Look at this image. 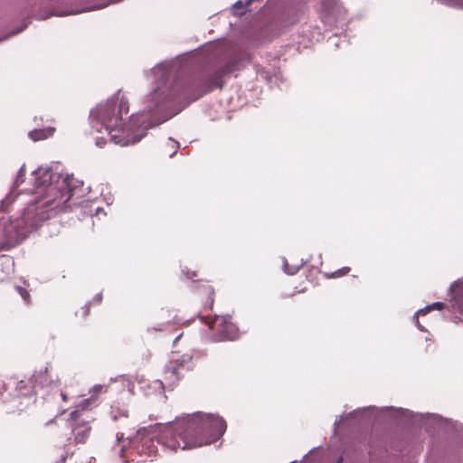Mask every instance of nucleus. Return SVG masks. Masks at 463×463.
<instances>
[{"instance_id": "obj_1", "label": "nucleus", "mask_w": 463, "mask_h": 463, "mask_svg": "<svg viewBox=\"0 0 463 463\" xmlns=\"http://www.w3.org/2000/svg\"><path fill=\"white\" fill-rule=\"evenodd\" d=\"M175 64L173 61L160 62L146 73V77H155L157 87L146 96V109L131 115L128 125L122 123V116L128 113V102L124 98L118 99L113 96L90 111L91 132L101 133L104 129L114 144L134 145L146 135L147 129L177 114L180 109H175V105L196 100L215 88L222 89L223 77L233 72L237 66L235 61H229L215 71L201 75L184 85L180 80L168 82Z\"/></svg>"}, {"instance_id": "obj_2", "label": "nucleus", "mask_w": 463, "mask_h": 463, "mask_svg": "<svg viewBox=\"0 0 463 463\" xmlns=\"http://www.w3.org/2000/svg\"><path fill=\"white\" fill-rule=\"evenodd\" d=\"M34 178L33 199L24 209L21 218H0V250H9L38 228L42 222L63 211L77 187L72 175H63L59 166L39 167Z\"/></svg>"}, {"instance_id": "obj_3", "label": "nucleus", "mask_w": 463, "mask_h": 463, "mask_svg": "<svg viewBox=\"0 0 463 463\" xmlns=\"http://www.w3.org/2000/svg\"><path fill=\"white\" fill-rule=\"evenodd\" d=\"M226 428V422L222 417L198 411L164 425V430L157 437V443L162 444V449L170 451L202 447L219 439Z\"/></svg>"}, {"instance_id": "obj_4", "label": "nucleus", "mask_w": 463, "mask_h": 463, "mask_svg": "<svg viewBox=\"0 0 463 463\" xmlns=\"http://www.w3.org/2000/svg\"><path fill=\"white\" fill-rule=\"evenodd\" d=\"M164 430V426L160 427L159 431L156 433L153 430H142L137 432V435L129 439L130 449L133 453L137 454L141 458L137 459L138 462L146 461L147 458H152L158 453V445L162 447L161 443H157V437Z\"/></svg>"}, {"instance_id": "obj_5", "label": "nucleus", "mask_w": 463, "mask_h": 463, "mask_svg": "<svg viewBox=\"0 0 463 463\" xmlns=\"http://www.w3.org/2000/svg\"><path fill=\"white\" fill-rule=\"evenodd\" d=\"M84 411L81 409L71 411L67 420V427L71 430L75 443H84L90 434L91 427Z\"/></svg>"}, {"instance_id": "obj_6", "label": "nucleus", "mask_w": 463, "mask_h": 463, "mask_svg": "<svg viewBox=\"0 0 463 463\" xmlns=\"http://www.w3.org/2000/svg\"><path fill=\"white\" fill-rule=\"evenodd\" d=\"M48 365H46L43 369L39 370L38 372H35L32 377L33 380V388L31 391H24V383L23 381L19 382L17 383V389L19 392L24 395L27 396L30 392H37V388H43L45 386L50 385L52 381L50 379L48 375Z\"/></svg>"}, {"instance_id": "obj_7", "label": "nucleus", "mask_w": 463, "mask_h": 463, "mask_svg": "<svg viewBox=\"0 0 463 463\" xmlns=\"http://www.w3.org/2000/svg\"><path fill=\"white\" fill-rule=\"evenodd\" d=\"M211 328L217 330L225 339L234 340L238 337V328L229 318L216 317L211 325Z\"/></svg>"}, {"instance_id": "obj_8", "label": "nucleus", "mask_w": 463, "mask_h": 463, "mask_svg": "<svg viewBox=\"0 0 463 463\" xmlns=\"http://www.w3.org/2000/svg\"><path fill=\"white\" fill-rule=\"evenodd\" d=\"M184 370L185 367L184 364L178 363L177 361L169 362V364L165 366L164 370V379L165 383L169 386L176 384L184 375Z\"/></svg>"}, {"instance_id": "obj_9", "label": "nucleus", "mask_w": 463, "mask_h": 463, "mask_svg": "<svg viewBox=\"0 0 463 463\" xmlns=\"http://www.w3.org/2000/svg\"><path fill=\"white\" fill-rule=\"evenodd\" d=\"M450 289L454 295L452 309L458 312L463 317V280L452 284Z\"/></svg>"}, {"instance_id": "obj_10", "label": "nucleus", "mask_w": 463, "mask_h": 463, "mask_svg": "<svg viewBox=\"0 0 463 463\" xmlns=\"http://www.w3.org/2000/svg\"><path fill=\"white\" fill-rule=\"evenodd\" d=\"M110 417L114 421L126 420L128 418V411L125 404L114 402L110 407Z\"/></svg>"}, {"instance_id": "obj_11", "label": "nucleus", "mask_w": 463, "mask_h": 463, "mask_svg": "<svg viewBox=\"0 0 463 463\" xmlns=\"http://www.w3.org/2000/svg\"><path fill=\"white\" fill-rule=\"evenodd\" d=\"M106 386L102 384H96L94 385L90 390V397L88 399H85L82 403L80 404V407H82V410H87L89 407H90L92 404L97 403V394L99 392H106Z\"/></svg>"}, {"instance_id": "obj_12", "label": "nucleus", "mask_w": 463, "mask_h": 463, "mask_svg": "<svg viewBox=\"0 0 463 463\" xmlns=\"http://www.w3.org/2000/svg\"><path fill=\"white\" fill-rule=\"evenodd\" d=\"M54 132L53 128H46L41 129H33L28 133L29 137L33 141H39L45 139L51 136H52Z\"/></svg>"}, {"instance_id": "obj_13", "label": "nucleus", "mask_w": 463, "mask_h": 463, "mask_svg": "<svg viewBox=\"0 0 463 463\" xmlns=\"http://www.w3.org/2000/svg\"><path fill=\"white\" fill-rule=\"evenodd\" d=\"M303 265V262H301L300 264L298 265H294V266H289L286 260H284V263H283V268H284V271L287 273V274H289V275H294L296 274L298 269H300V267Z\"/></svg>"}, {"instance_id": "obj_14", "label": "nucleus", "mask_w": 463, "mask_h": 463, "mask_svg": "<svg viewBox=\"0 0 463 463\" xmlns=\"http://www.w3.org/2000/svg\"><path fill=\"white\" fill-rule=\"evenodd\" d=\"M25 176V166L23 165L17 172V175L14 181V185L18 187L21 184L24 183Z\"/></svg>"}, {"instance_id": "obj_15", "label": "nucleus", "mask_w": 463, "mask_h": 463, "mask_svg": "<svg viewBox=\"0 0 463 463\" xmlns=\"http://www.w3.org/2000/svg\"><path fill=\"white\" fill-rule=\"evenodd\" d=\"M165 146H169L171 149H173V151L169 154V157H172L175 154L176 150L179 148V143L176 140L170 137L168 138Z\"/></svg>"}, {"instance_id": "obj_16", "label": "nucleus", "mask_w": 463, "mask_h": 463, "mask_svg": "<svg viewBox=\"0 0 463 463\" xmlns=\"http://www.w3.org/2000/svg\"><path fill=\"white\" fill-rule=\"evenodd\" d=\"M445 307H446V305L444 303H442V302H435V303L431 304L430 306H428L427 308H426V311L421 310L420 312L423 313V314H426L430 310H433V309L441 310Z\"/></svg>"}, {"instance_id": "obj_17", "label": "nucleus", "mask_w": 463, "mask_h": 463, "mask_svg": "<svg viewBox=\"0 0 463 463\" xmlns=\"http://www.w3.org/2000/svg\"><path fill=\"white\" fill-rule=\"evenodd\" d=\"M347 272V268L346 267H343L342 269H337L336 271L331 273V274H326V277L328 278H337V277H341V276H345Z\"/></svg>"}, {"instance_id": "obj_18", "label": "nucleus", "mask_w": 463, "mask_h": 463, "mask_svg": "<svg viewBox=\"0 0 463 463\" xmlns=\"http://www.w3.org/2000/svg\"><path fill=\"white\" fill-rule=\"evenodd\" d=\"M16 289H17L18 293L20 294V296L22 297V298L25 302H28L29 298H30L29 292L25 288L19 287V286L16 287Z\"/></svg>"}, {"instance_id": "obj_19", "label": "nucleus", "mask_w": 463, "mask_h": 463, "mask_svg": "<svg viewBox=\"0 0 463 463\" xmlns=\"http://www.w3.org/2000/svg\"><path fill=\"white\" fill-rule=\"evenodd\" d=\"M123 439H124V433H121L120 436H119L118 433L117 434L118 444L116 445V447L114 449H118L120 453H122L124 451V449H125V445H121L120 444V441Z\"/></svg>"}, {"instance_id": "obj_20", "label": "nucleus", "mask_w": 463, "mask_h": 463, "mask_svg": "<svg viewBox=\"0 0 463 463\" xmlns=\"http://www.w3.org/2000/svg\"><path fill=\"white\" fill-rule=\"evenodd\" d=\"M341 39L337 36V35H333L332 37H330L327 41V43L330 44V45H333L335 46V48H338L339 45H340V43H341Z\"/></svg>"}, {"instance_id": "obj_21", "label": "nucleus", "mask_w": 463, "mask_h": 463, "mask_svg": "<svg viewBox=\"0 0 463 463\" xmlns=\"http://www.w3.org/2000/svg\"><path fill=\"white\" fill-rule=\"evenodd\" d=\"M106 143H107V140L103 137H99L96 138L95 144L99 147H103L106 145Z\"/></svg>"}, {"instance_id": "obj_22", "label": "nucleus", "mask_w": 463, "mask_h": 463, "mask_svg": "<svg viewBox=\"0 0 463 463\" xmlns=\"http://www.w3.org/2000/svg\"><path fill=\"white\" fill-rule=\"evenodd\" d=\"M208 293H209V301H210V304H209V307H212L213 304V288L209 287L208 288Z\"/></svg>"}, {"instance_id": "obj_23", "label": "nucleus", "mask_w": 463, "mask_h": 463, "mask_svg": "<svg viewBox=\"0 0 463 463\" xmlns=\"http://www.w3.org/2000/svg\"><path fill=\"white\" fill-rule=\"evenodd\" d=\"M96 303H100L101 300H102V294L101 293H98L95 297H94V299H93Z\"/></svg>"}, {"instance_id": "obj_24", "label": "nucleus", "mask_w": 463, "mask_h": 463, "mask_svg": "<svg viewBox=\"0 0 463 463\" xmlns=\"http://www.w3.org/2000/svg\"><path fill=\"white\" fill-rule=\"evenodd\" d=\"M90 312V305L87 304L82 307L83 316H87Z\"/></svg>"}, {"instance_id": "obj_25", "label": "nucleus", "mask_w": 463, "mask_h": 463, "mask_svg": "<svg viewBox=\"0 0 463 463\" xmlns=\"http://www.w3.org/2000/svg\"><path fill=\"white\" fill-rule=\"evenodd\" d=\"M9 201H10V200H9V198H6V200H5V201H3V202L1 203V207L3 208V210L6 211V206H5V204H6Z\"/></svg>"}, {"instance_id": "obj_26", "label": "nucleus", "mask_w": 463, "mask_h": 463, "mask_svg": "<svg viewBox=\"0 0 463 463\" xmlns=\"http://www.w3.org/2000/svg\"><path fill=\"white\" fill-rule=\"evenodd\" d=\"M195 276H196L195 272H191V273H190V272H187V274H186V277H187L188 279H193V278H194V277H195Z\"/></svg>"}, {"instance_id": "obj_27", "label": "nucleus", "mask_w": 463, "mask_h": 463, "mask_svg": "<svg viewBox=\"0 0 463 463\" xmlns=\"http://www.w3.org/2000/svg\"><path fill=\"white\" fill-rule=\"evenodd\" d=\"M343 420H344V416H341V417H340V421H339V422H337V421L335 420V425H340V424H342V421H343Z\"/></svg>"}, {"instance_id": "obj_28", "label": "nucleus", "mask_w": 463, "mask_h": 463, "mask_svg": "<svg viewBox=\"0 0 463 463\" xmlns=\"http://www.w3.org/2000/svg\"><path fill=\"white\" fill-rule=\"evenodd\" d=\"M62 398L63 401H66L67 400V395L64 393V392H61L60 394Z\"/></svg>"}, {"instance_id": "obj_29", "label": "nucleus", "mask_w": 463, "mask_h": 463, "mask_svg": "<svg viewBox=\"0 0 463 463\" xmlns=\"http://www.w3.org/2000/svg\"><path fill=\"white\" fill-rule=\"evenodd\" d=\"M73 14L72 12H69V13H64V14H61V15H64V14Z\"/></svg>"}, {"instance_id": "obj_30", "label": "nucleus", "mask_w": 463, "mask_h": 463, "mask_svg": "<svg viewBox=\"0 0 463 463\" xmlns=\"http://www.w3.org/2000/svg\"><path fill=\"white\" fill-rule=\"evenodd\" d=\"M310 454V451H307V454H305V457H307V455Z\"/></svg>"}, {"instance_id": "obj_31", "label": "nucleus", "mask_w": 463, "mask_h": 463, "mask_svg": "<svg viewBox=\"0 0 463 463\" xmlns=\"http://www.w3.org/2000/svg\"><path fill=\"white\" fill-rule=\"evenodd\" d=\"M310 454V451H307V454H305V457H307V455Z\"/></svg>"}, {"instance_id": "obj_32", "label": "nucleus", "mask_w": 463, "mask_h": 463, "mask_svg": "<svg viewBox=\"0 0 463 463\" xmlns=\"http://www.w3.org/2000/svg\"><path fill=\"white\" fill-rule=\"evenodd\" d=\"M310 454V451H307V454H305V457H307V455Z\"/></svg>"}, {"instance_id": "obj_33", "label": "nucleus", "mask_w": 463, "mask_h": 463, "mask_svg": "<svg viewBox=\"0 0 463 463\" xmlns=\"http://www.w3.org/2000/svg\"><path fill=\"white\" fill-rule=\"evenodd\" d=\"M343 461V457L340 458L339 459V462L338 463H341Z\"/></svg>"}, {"instance_id": "obj_34", "label": "nucleus", "mask_w": 463, "mask_h": 463, "mask_svg": "<svg viewBox=\"0 0 463 463\" xmlns=\"http://www.w3.org/2000/svg\"><path fill=\"white\" fill-rule=\"evenodd\" d=\"M0 390H2V387L0 386ZM2 392V391H0V393Z\"/></svg>"}]
</instances>
